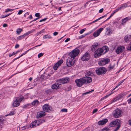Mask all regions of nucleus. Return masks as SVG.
<instances>
[{
  "instance_id": "f257e3e1",
  "label": "nucleus",
  "mask_w": 131,
  "mask_h": 131,
  "mask_svg": "<svg viewBox=\"0 0 131 131\" xmlns=\"http://www.w3.org/2000/svg\"><path fill=\"white\" fill-rule=\"evenodd\" d=\"M69 81V79L68 78H63L62 79H59L57 80V82L59 83H54L51 86V88L52 89H55L57 90L59 89L60 88L59 85L61 84H64L65 83L68 82Z\"/></svg>"
},
{
  "instance_id": "f03ea898",
  "label": "nucleus",
  "mask_w": 131,
  "mask_h": 131,
  "mask_svg": "<svg viewBox=\"0 0 131 131\" xmlns=\"http://www.w3.org/2000/svg\"><path fill=\"white\" fill-rule=\"evenodd\" d=\"M110 126L111 127L117 126L116 128L113 131H117L121 127L120 121L118 119L113 121L110 124Z\"/></svg>"
},
{
  "instance_id": "7ed1b4c3",
  "label": "nucleus",
  "mask_w": 131,
  "mask_h": 131,
  "mask_svg": "<svg viewBox=\"0 0 131 131\" xmlns=\"http://www.w3.org/2000/svg\"><path fill=\"white\" fill-rule=\"evenodd\" d=\"M80 52L79 49H75L69 53V57L75 60V58L78 55Z\"/></svg>"
},
{
  "instance_id": "20e7f679",
  "label": "nucleus",
  "mask_w": 131,
  "mask_h": 131,
  "mask_svg": "<svg viewBox=\"0 0 131 131\" xmlns=\"http://www.w3.org/2000/svg\"><path fill=\"white\" fill-rule=\"evenodd\" d=\"M106 69L104 67L97 68L96 69L95 72L98 75L104 74L106 73Z\"/></svg>"
},
{
  "instance_id": "39448f33",
  "label": "nucleus",
  "mask_w": 131,
  "mask_h": 131,
  "mask_svg": "<svg viewBox=\"0 0 131 131\" xmlns=\"http://www.w3.org/2000/svg\"><path fill=\"white\" fill-rule=\"evenodd\" d=\"M75 60L68 57L66 61V64L67 66L70 67L74 65L75 62Z\"/></svg>"
},
{
  "instance_id": "423d86ee",
  "label": "nucleus",
  "mask_w": 131,
  "mask_h": 131,
  "mask_svg": "<svg viewBox=\"0 0 131 131\" xmlns=\"http://www.w3.org/2000/svg\"><path fill=\"white\" fill-rule=\"evenodd\" d=\"M83 78L79 79H76L75 80V82L77 86L78 87H81L83 85L85 82Z\"/></svg>"
},
{
  "instance_id": "0eeeda50",
  "label": "nucleus",
  "mask_w": 131,
  "mask_h": 131,
  "mask_svg": "<svg viewBox=\"0 0 131 131\" xmlns=\"http://www.w3.org/2000/svg\"><path fill=\"white\" fill-rule=\"evenodd\" d=\"M110 59L108 58L104 59L98 62V64L99 66H103L108 63L110 62Z\"/></svg>"
},
{
  "instance_id": "6e6552de",
  "label": "nucleus",
  "mask_w": 131,
  "mask_h": 131,
  "mask_svg": "<svg viewBox=\"0 0 131 131\" xmlns=\"http://www.w3.org/2000/svg\"><path fill=\"white\" fill-rule=\"evenodd\" d=\"M122 111L119 109L117 108L113 112V114L114 117L117 118L121 116Z\"/></svg>"
},
{
  "instance_id": "1a4fd4ad",
  "label": "nucleus",
  "mask_w": 131,
  "mask_h": 131,
  "mask_svg": "<svg viewBox=\"0 0 131 131\" xmlns=\"http://www.w3.org/2000/svg\"><path fill=\"white\" fill-rule=\"evenodd\" d=\"M102 52L100 49H98L95 51L94 56L96 58L100 57L102 54Z\"/></svg>"
},
{
  "instance_id": "9d476101",
  "label": "nucleus",
  "mask_w": 131,
  "mask_h": 131,
  "mask_svg": "<svg viewBox=\"0 0 131 131\" xmlns=\"http://www.w3.org/2000/svg\"><path fill=\"white\" fill-rule=\"evenodd\" d=\"M89 54L87 52H86L81 57V59L83 61H88L90 59Z\"/></svg>"
},
{
  "instance_id": "9b49d317",
  "label": "nucleus",
  "mask_w": 131,
  "mask_h": 131,
  "mask_svg": "<svg viewBox=\"0 0 131 131\" xmlns=\"http://www.w3.org/2000/svg\"><path fill=\"white\" fill-rule=\"evenodd\" d=\"M50 106L47 104H45L42 106L43 111L47 112H49L50 111Z\"/></svg>"
},
{
  "instance_id": "f8f14e48",
  "label": "nucleus",
  "mask_w": 131,
  "mask_h": 131,
  "mask_svg": "<svg viewBox=\"0 0 131 131\" xmlns=\"http://www.w3.org/2000/svg\"><path fill=\"white\" fill-rule=\"evenodd\" d=\"M103 30V28H100L97 30V31L95 32L93 34V35L95 37H96L98 36L102 31Z\"/></svg>"
},
{
  "instance_id": "ddd939ff",
  "label": "nucleus",
  "mask_w": 131,
  "mask_h": 131,
  "mask_svg": "<svg viewBox=\"0 0 131 131\" xmlns=\"http://www.w3.org/2000/svg\"><path fill=\"white\" fill-rule=\"evenodd\" d=\"M85 84H87L91 82L92 81V78L89 77H83Z\"/></svg>"
},
{
  "instance_id": "4468645a",
  "label": "nucleus",
  "mask_w": 131,
  "mask_h": 131,
  "mask_svg": "<svg viewBox=\"0 0 131 131\" xmlns=\"http://www.w3.org/2000/svg\"><path fill=\"white\" fill-rule=\"evenodd\" d=\"M108 121V120L106 118L104 119L99 121L98 124L100 125H102L105 124Z\"/></svg>"
},
{
  "instance_id": "2eb2a0df",
  "label": "nucleus",
  "mask_w": 131,
  "mask_h": 131,
  "mask_svg": "<svg viewBox=\"0 0 131 131\" xmlns=\"http://www.w3.org/2000/svg\"><path fill=\"white\" fill-rule=\"evenodd\" d=\"M63 61L62 60H61L58 61L53 66V69L55 70H57L59 66L61 64L63 63Z\"/></svg>"
},
{
  "instance_id": "dca6fc26",
  "label": "nucleus",
  "mask_w": 131,
  "mask_h": 131,
  "mask_svg": "<svg viewBox=\"0 0 131 131\" xmlns=\"http://www.w3.org/2000/svg\"><path fill=\"white\" fill-rule=\"evenodd\" d=\"M125 49V47L123 46L118 47L116 49V52L117 54H119L122 52Z\"/></svg>"
},
{
  "instance_id": "f3484780",
  "label": "nucleus",
  "mask_w": 131,
  "mask_h": 131,
  "mask_svg": "<svg viewBox=\"0 0 131 131\" xmlns=\"http://www.w3.org/2000/svg\"><path fill=\"white\" fill-rule=\"evenodd\" d=\"M103 53H106L109 50V48L107 46H103L100 48Z\"/></svg>"
},
{
  "instance_id": "a211bd4d",
  "label": "nucleus",
  "mask_w": 131,
  "mask_h": 131,
  "mask_svg": "<svg viewBox=\"0 0 131 131\" xmlns=\"http://www.w3.org/2000/svg\"><path fill=\"white\" fill-rule=\"evenodd\" d=\"M19 99H17L12 104L13 106L14 107H16L19 106L20 104Z\"/></svg>"
},
{
  "instance_id": "6ab92c4d",
  "label": "nucleus",
  "mask_w": 131,
  "mask_h": 131,
  "mask_svg": "<svg viewBox=\"0 0 131 131\" xmlns=\"http://www.w3.org/2000/svg\"><path fill=\"white\" fill-rule=\"evenodd\" d=\"M125 79H124L123 80H122V81H120L119 82V84H118V85H117V86H116L113 89V90L111 91V93H110V94H109L107 95H106L104 97H103V99H105L108 96H109L110 95H111V94H112L113 92H113V90H114V89H115L116 88H117L121 83H123L124 80H125Z\"/></svg>"
},
{
  "instance_id": "aec40b11",
  "label": "nucleus",
  "mask_w": 131,
  "mask_h": 131,
  "mask_svg": "<svg viewBox=\"0 0 131 131\" xmlns=\"http://www.w3.org/2000/svg\"><path fill=\"white\" fill-rule=\"evenodd\" d=\"M45 112H40L38 114L37 117L38 118H39L42 116H43L45 115Z\"/></svg>"
},
{
  "instance_id": "412c9836",
  "label": "nucleus",
  "mask_w": 131,
  "mask_h": 131,
  "mask_svg": "<svg viewBox=\"0 0 131 131\" xmlns=\"http://www.w3.org/2000/svg\"><path fill=\"white\" fill-rule=\"evenodd\" d=\"M5 120L1 116H0V127H2V126L4 125Z\"/></svg>"
},
{
  "instance_id": "4be33fe9",
  "label": "nucleus",
  "mask_w": 131,
  "mask_h": 131,
  "mask_svg": "<svg viewBox=\"0 0 131 131\" xmlns=\"http://www.w3.org/2000/svg\"><path fill=\"white\" fill-rule=\"evenodd\" d=\"M123 95L122 94H120L118 95L116 98L114 99L113 101V102H115L117 101L118 100H119L121 99L123 97Z\"/></svg>"
},
{
  "instance_id": "5701e85b",
  "label": "nucleus",
  "mask_w": 131,
  "mask_h": 131,
  "mask_svg": "<svg viewBox=\"0 0 131 131\" xmlns=\"http://www.w3.org/2000/svg\"><path fill=\"white\" fill-rule=\"evenodd\" d=\"M37 126V124L36 122V120L32 122L30 125V127L31 128H34L36 127Z\"/></svg>"
},
{
  "instance_id": "b1692460",
  "label": "nucleus",
  "mask_w": 131,
  "mask_h": 131,
  "mask_svg": "<svg viewBox=\"0 0 131 131\" xmlns=\"http://www.w3.org/2000/svg\"><path fill=\"white\" fill-rule=\"evenodd\" d=\"M98 43H96L94 45H93L92 46L91 48V50L92 51H95V50L97 48V47L98 46Z\"/></svg>"
},
{
  "instance_id": "393cba45",
  "label": "nucleus",
  "mask_w": 131,
  "mask_h": 131,
  "mask_svg": "<svg viewBox=\"0 0 131 131\" xmlns=\"http://www.w3.org/2000/svg\"><path fill=\"white\" fill-rule=\"evenodd\" d=\"M131 39V35H129V36L126 35L124 37V39L125 41L127 42L130 40Z\"/></svg>"
},
{
  "instance_id": "a878e982",
  "label": "nucleus",
  "mask_w": 131,
  "mask_h": 131,
  "mask_svg": "<svg viewBox=\"0 0 131 131\" xmlns=\"http://www.w3.org/2000/svg\"><path fill=\"white\" fill-rule=\"evenodd\" d=\"M53 92V90L52 89H50L46 91L45 93L46 94H50Z\"/></svg>"
},
{
  "instance_id": "bb28decb",
  "label": "nucleus",
  "mask_w": 131,
  "mask_h": 131,
  "mask_svg": "<svg viewBox=\"0 0 131 131\" xmlns=\"http://www.w3.org/2000/svg\"><path fill=\"white\" fill-rule=\"evenodd\" d=\"M39 103V102L37 100H36L32 102L31 104L32 105L35 106L37 105Z\"/></svg>"
},
{
  "instance_id": "cd10ccee",
  "label": "nucleus",
  "mask_w": 131,
  "mask_h": 131,
  "mask_svg": "<svg viewBox=\"0 0 131 131\" xmlns=\"http://www.w3.org/2000/svg\"><path fill=\"white\" fill-rule=\"evenodd\" d=\"M31 107V105L30 104H26L23 105L22 107L24 109L26 108H28L30 107Z\"/></svg>"
},
{
  "instance_id": "c85d7f7f",
  "label": "nucleus",
  "mask_w": 131,
  "mask_h": 131,
  "mask_svg": "<svg viewBox=\"0 0 131 131\" xmlns=\"http://www.w3.org/2000/svg\"><path fill=\"white\" fill-rule=\"evenodd\" d=\"M36 123H37V126L39 125H40L41 123H43L44 121H43L42 119H40L38 120H36Z\"/></svg>"
},
{
  "instance_id": "c756f323",
  "label": "nucleus",
  "mask_w": 131,
  "mask_h": 131,
  "mask_svg": "<svg viewBox=\"0 0 131 131\" xmlns=\"http://www.w3.org/2000/svg\"><path fill=\"white\" fill-rule=\"evenodd\" d=\"M52 38V37L50 35L47 34L43 36V38L45 39L48 38L50 39Z\"/></svg>"
},
{
  "instance_id": "7c9ffc66",
  "label": "nucleus",
  "mask_w": 131,
  "mask_h": 131,
  "mask_svg": "<svg viewBox=\"0 0 131 131\" xmlns=\"http://www.w3.org/2000/svg\"><path fill=\"white\" fill-rule=\"evenodd\" d=\"M22 29L21 28H19L17 29L16 30L17 34L18 35H19L22 31Z\"/></svg>"
},
{
  "instance_id": "2f4dec72",
  "label": "nucleus",
  "mask_w": 131,
  "mask_h": 131,
  "mask_svg": "<svg viewBox=\"0 0 131 131\" xmlns=\"http://www.w3.org/2000/svg\"><path fill=\"white\" fill-rule=\"evenodd\" d=\"M24 38V35H22L18 37L17 39V40H19L22 39H23Z\"/></svg>"
},
{
  "instance_id": "473e14b6",
  "label": "nucleus",
  "mask_w": 131,
  "mask_h": 131,
  "mask_svg": "<svg viewBox=\"0 0 131 131\" xmlns=\"http://www.w3.org/2000/svg\"><path fill=\"white\" fill-rule=\"evenodd\" d=\"M127 5L126 4H122L120 7H119V8L120 9L122 8H125L127 7Z\"/></svg>"
},
{
  "instance_id": "72a5a7b5",
  "label": "nucleus",
  "mask_w": 131,
  "mask_h": 131,
  "mask_svg": "<svg viewBox=\"0 0 131 131\" xmlns=\"http://www.w3.org/2000/svg\"><path fill=\"white\" fill-rule=\"evenodd\" d=\"M127 49L128 50H131V42L128 45Z\"/></svg>"
},
{
  "instance_id": "f704fd0d",
  "label": "nucleus",
  "mask_w": 131,
  "mask_h": 131,
  "mask_svg": "<svg viewBox=\"0 0 131 131\" xmlns=\"http://www.w3.org/2000/svg\"><path fill=\"white\" fill-rule=\"evenodd\" d=\"M13 10H14V9H6L5 10V12H9V11L12 12Z\"/></svg>"
},
{
  "instance_id": "c9c22d12",
  "label": "nucleus",
  "mask_w": 131,
  "mask_h": 131,
  "mask_svg": "<svg viewBox=\"0 0 131 131\" xmlns=\"http://www.w3.org/2000/svg\"><path fill=\"white\" fill-rule=\"evenodd\" d=\"M28 51H29V50H27L24 53H22V54H21V55L20 56H19L18 57V58H20V57H21L22 56H23V55H24L26 54V53L27 52H28Z\"/></svg>"
},
{
  "instance_id": "e433bc0d",
  "label": "nucleus",
  "mask_w": 131,
  "mask_h": 131,
  "mask_svg": "<svg viewBox=\"0 0 131 131\" xmlns=\"http://www.w3.org/2000/svg\"><path fill=\"white\" fill-rule=\"evenodd\" d=\"M61 111L66 112H67V110L66 108H63L61 110Z\"/></svg>"
},
{
  "instance_id": "4c0bfd02",
  "label": "nucleus",
  "mask_w": 131,
  "mask_h": 131,
  "mask_svg": "<svg viewBox=\"0 0 131 131\" xmlns=\"http://www.w3.org/2000/svg\"><path fill=\"white\" fill-rule=\"evenodd\" d=\"M131 19V18H130L129 17H126L124 18V20L126 21H127L128 20H129Z\"/></svg>"
},
{
  "instance_id": "58836bf2",
  "label": "nucleus",
  "mask_w": 131,
  "mask_h": 131,
  "mask_svg": "<svg viewBox=\"0 0 131 131\" xmlns=\"http://www.w3.org/2000/svg\"><path fill=\"white\" fill-rule=\"evenodd\" d=\"M43 54L42 53H40L38 54V58H39L40 57H41V56H43Z\"/></svg>"
},
{
  "instance_id": "ea45409f",
  "label": "nucleus",
  "mask_w": 131,
  "mask_h": 131,
  "mask_svg": "<svg viewBox=\"0 0 131 131\" xmlns=\"http://www.w3.org/2000/svg\"><path fill=\"white\" fill-rule=\"evenodd\" d=\"M85 31V30L84 29H82L81 30H80L79 31V32L81 34H82L84 31Z\"/></svg>"
},
{
  "instance_id": "a19ab883",
  "label": "nucleus",
  "mask_w": 131,
  "mask_h": 131,
  "mask_svg": "<svg viewBox=\"0 0 131 131\" xmlns=\"http://www.w3.org/2000/svg\"><path fill=\"white\" fill-rule=\"evenodd\" d=\"M92 74V73L90 71H88L86 73V75L88 76Z\"/></svg>"
},
{
  "instance_id": "79ce46f5",
  "label": "nucleus",
  "mask_w": 131,
  "mask_h": 131,
  "mask_svg": "<svg viewBox=\"0 0 131 131\" xmlns=\"http://www.w3.org/2000/svg\"><path fill=\"white\" fill-rule=\"evenodd\" d=\"M114 67V66H109L108 67V68H109V70H110L112 69H113Z\"/></svg>"
},
{
  "instance_id": "37998d69",
  "label": "nucleus",
  "mask_w": 131,
  "mask_h": 131,
  "mask_svg": "<svg viewBox=\"0 0 131 131\" xmlns=\"http://www.w3.org/2000/svg\"><path fill=\"white\" fill-rule=\"evenodd\" d=\"M40 14L39 13H37L35 14V16L36 17H39L40 16Z\"/></svg>"
},
{
  "instance_id": "c03bdc74",
  "label": "nucleus",
  "mask_w": 131,
  "mask_h": 131,
  "mask_svg": "<svg viewBox=\"0 0 131 131\" xmlns=\"http://www.w3.org/2000/svg\"><path fill=\"white\" fill-rule=\"evenodd\" d=\"M98 110L97 109H94L93 111V113L94 114Z\"/></svg>"
},
{
  "instance_id": "a18cd8bd",
  "label": "nucleus",
  "mask_w": 131,
  "mask_h": 131,
  "mask_svg": "<svg viewBox=\"0 0 131 131\" xmlns=\"http://www.w3.org/2000/svg\"><path fill=\"white\" fill-rule=\"evenodd\" d=\"M14 113L13 112H10L8 115H13L14 114Z\"/></svg>"
},
{
  "instance_id": "49530a36",
  "label": "nucleus",
  "mask_w": 131,
  "mask_h": 131,
  "mask_svg": "<svg viewBox=\"0 0 131 131\" xmlns=\"http://www.w3.org/2000/svg\"><path fill=\"white\" fill-rule=\"evenodd\" d=\"M35 30L34 29H32V30L30 31H29L28 32V34H31Z\"/></svg>"
},
{
  "instance_id": "de8ad7c7",
  "label": "nucleus",
  "mask_w": 131,
  "mask_h": 131,
  "mask_svg": "<svg viewBox=\"0 0 131 131\" xmlns=\"http://www.w3.org/2000/svg\"><path fill=\"white\" fill-rule=\"evenodd\" d=\"M47 19V18H45L44 19H43L40 20L39 22H41L43 21H45Z\"/></svg>"
},
{
  "instance_id": "09e8293b",
  "label": "nucleus",
  "mask_w": 131,
  "mask_h": 131,
  "mask_svg": "<svg viewBox=\"0 0 131 131\" xmlns=\"http://www.w3.org/2000/svg\"><path fill=\"white\" fill-rule=\"evenodd\" d=\"M43 32L42 30H41L39 32L37 33L36 34V35H37V36H38L39 34H41Z\"/></svg>"
},
{
  "instance_id": "8fccbe9b",
  "label": "nucleus",
  "mask_w": 131,
  "mask_h": 131,
  "mask_svg": "<svg viewBox=\"0 0 131 131\" xmlns=\"http://www.w3.org/2000/svg\"><path fill=\"white\" fill-rule=\"evenodd\" d=\"M93 91H94V90H91V91H90L89 92H86V93H84L83 94V95H85V94H89L90 92H92Z\"/></svg>"
},
{
  "instance_id": "3c124183",
  "label": "nucleus",
  "mask_w": 131,
  "mask_h": 131,
  "mask_svg": "<svg viewBox=\"0 0 131 131\" xmlns=\"http://www.w3.org/2000/svg\"><path fill=\"white\" fill-rule=\"evenodd\" d=\"M58 32H55L53 33V34L54 36H56L58 34Z\"/></svg>"
},
{
  "instance_id": "603ef678",
  "label": "nucleus",
  "mask_w": 131,
  "mask_h": 131,
  "mask_svg": "<svg viewBox=\"0 0 131 131\" xmlns=\"http://www.w3.org/2000/svg\"><path fill=\"white\" fill-rule=\"evenodd\" d=\"M120 9L119 8V7H118V8L114 10V13H115L116 12H117L119 10V9Z\"/></svg>"
},
{
  "instance_id": "864d4df0",
  "label": "nucleus",
  "mask_w": 131,
  "mask_h": 131,
  "mask_svg": "<svg viewBox=\"0 0 131 131\" xmlns=\"http://www.w3.org/2000/svg\"><path fill=\"white\" fill-rule=\"evenodd\" d=\"M101 131H108V129L107 128H105L102 129Z\"/></svg>"
},
{
  "instance_id": "5fc2aeb1",
  "label": "nucleus",
  "mask_w": 131,
  "mask_h": 131,
  "mask_svg": "<svg viewBox=\"0 0 131 131\" xmlns=\"http://www.w3.org/2000/svg\"><path fill=\"white\" fill-rule=\"evenodd\" d=\"M23 12V10H19L18 11V14L19 15L21 14Z\"/></svg>"
},
{
  "instance_id": "6e6d98bb",
  "label": "nucleus",
  "mask_w": 131,
  "mask_h": 131,
  "mask_svg": "<svg viewBox=\"0 0 131 131\" xmlns=\"http://www.w3.org/2000/svg\"><path fill=\"white\" fill-rule=\"evenodd\" d=\"M100 19H101L100 18H98V19H97L93 21L91 23H94L95 22H96V21H97L98 20H100Z\"/></svg>"
},
{
  "instance_id": "4d7b16f0",
  "label": "nucleus",
  "mask_w": 131,
  "mask_h": 131,
  "mask_svg": "<svg viewBox=\"0 0 131 131\" xmlns=\"http://www.w3.org/2000/svg\"><path fill=\"white\" fill-rule=\"evenodd\" d=\"M70 40V38H68L65 40V42H68V41H69Z\"/></svg>"
},
{
  "instance_id": "13d9d810",
  "label": "nucleus",
  "mask_w": 131,
  "mask_h": 131,
  "mask_svg": "<svg viewBox=\"0 0 131 131\" xmlns=\"http://www.w3.org/2000/svg\"><path fill=\"white\" fill-rule=\"evenodd\" d=\"M85 35H82L81 36L79 37V39H81L84 37Z\"/></svg>"
},
{
  "instance_id": "bf43d9fd",
  "label": "nucleus",
  "mask_w": 131,
  "mask_h": 131,
  "mask_svg": "<svg viewBox=\"0 0 131 131\" xmlns=\"http://www.w3.org/2000/svg\"><path fill=\"white\" fill-rule=\"evenodd\" d=\"M15 54V53H14V52H13V53H12V54H9V57H11V56H12L13 55H14Z\"/></svg>"
},
{
  "instance_id": "052dcab7",
  "label": "nucleus",
  "mask_w": 131,
  "mask_h": 131,
  "mask_svg": "<svg viewBox=\"0 0 131 131\" xmlns=\"http://www.w3.org/2000/svg\"><path fill=\"white\" fill-rule=\"evenodd\" d=\"M103 8H102L99 10V13H101L103 12Z\"/></svg>"
},
{
  "instance_id": "680f3d73",
  "label": "nucleus",
  "mask_w": 131,
  "mask_h": 131,
  "mask_svg": "<svg viewBox=\"0 0 131 131\" xmlns=\"http://www.w3.org/2000/svg\"><path fill=\"white\" fill-rule=\"evenodd\" d=\"M126 21H125V20H124V19H123L122 20V24H124V23H125L126 22Z\"/></svg>"
},
{
  "instance_id": "e2e57ef3",
  "label": "nucleus",
  "mask_w": 131,
  "mask_h": 131,
  "mask_svg": "<svg viewBox=\"0 0 131 131\" xmlns=\"http://www.w3.org/2000/svg\"><path fill=\"white\" fill-rule=\"evenodd\" d=\"M19 47V45L18 44H16L15 46V48H18Z\"/></svg>"
},
{
  "instance_id": "0e129e2a",
  "label": "nucleus",
  "mask_w": 131,
  "mask_h": 131,
  "mask_svg": "<svg viewBox=\"0 0 131 131\" xmlns=\"http://www.w3.org/2000/svg\"><path fill=\"white\" fill-rule=\"evenodd\" d=\"M7 25L6 24H4L3 25V27H7Z\"/></svg>"
},
{
  "instance_id": "69168bd1",
  "label": "nucleus",
  "mask_w": 131,
  "mask_h": 131,
  "mask_svg": "<svg viewBox=\"0 0 131 131\" xmlns=\"http://www.w3.org/2000/svg\"><path fill=\"white\" fill-rule=\"evenodd\" d=\"M24 99V98L23 97H21L20 98V99H19V100L20 102V101H22Z\"/></svg>"
},
{
  "instance_id": "338daca9",
  "label": "nucleus",
  "mask_w": 131,
  "mask_h": 131,
  "mask_svg": "<svg viewBox=\"0 0 131 131\" xmlns=\"http://www.w3.org/2000/svg\"><path fill=\"white\" fill-rule=\"evenodd\" d=\"M128 103H131V98L128 100Z\"/></svg>"
},
{
  "instance_id": "774afa93",
  "label": "nucleus",
  "mask_w": 131,
  "mask_h": 131,
  "mask_svg": "<svg viewBox=\"0 0 131 131\" xmlns=\"http://www.w3.org/2000/svg\"><path fill=\"white\" fill-rule=\"evenodd\" d=\"M128 123L129 125L131 126V119L128 121Z\"/></svg>"
}]
</instances>
